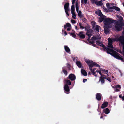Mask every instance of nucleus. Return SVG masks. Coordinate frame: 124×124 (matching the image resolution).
Returning <instances> with one entry per match:
<instances>
[{
	"label": "nucleus",
	"mask_w": 124,
	"mask_h": 124,
	"mask_svg": "<svg viewBox=\"0 0 124 124\" xmlns=\"http://www.w3.org/2000/svg\"><path fill=\"white\" fill-rule=\"evenodd\" d=\"M108 53L110 54L111 55L116 58L119 59L120 56V54L113 49L109 48L107 51Z\"/></svg>",
	"instance_id": "obj_1"
},
{
	"label": "nucleus",
	"mask_w": 124,
	"mask_h": 124,
	"mask_svg": "<svg viewBox=\"0 0 124 124\" xmlns=\"http://www.w3.org/2000/svg\"><path fill=\"white\" fill-rule=\"evenodd\" d=\"M115 20H113L110 18H106L104 21L105 26H111L110 24L114 22Z\"/></svg>",
	"instance_id": "obj_2"
},
{
	"label": "nucleus",
	"mask_w": 124,
	"mask_h": 124,
	"mask_svg": "<svg viewBox=\"0 0 124 124\" xmlns=\"http://www.w3.org/2000/svg\"><path fill=\"white\" fill-rule=\"evenodd\" d=\"M123 24H121L118 21H116V22L115 25V28L117 31H120L121 30Z\"/></svg>",
	"instance_id": "obj_3"
},
{
	"label": "nucleus",
	"mask_w": 124,
	"mask_h": 124,
	"mask_svg": "<svg viewBox=\"0 0 124 124\" xmlns=\"http://www.w3.org/2000/svg\"><path fill=\"white\" fill-rule=\"evenodd\" d=\"M114 41H118L121 44H124V35L120 36L118 38H116L114 39Z\"/></svg>",
	"instance_id": "obj_4"
},
{
	"label": "nucleus",
	"mask_w": 124,
	"mask_h": 124,
	"mask_svg": "<svg viewBox=\"0 0 124 124\" xmlns=\"http://www.w3.org/2000/svg\"><path fill=\"white\" fill-rule=\"evenodd\" d=\"M96 42L97 44H98L100 46H101L103 48L104 50H105L107 52L109 49V48L105 47V46L102 44V43L101 42L97 40L96 41Z\"/></svg>",
	"instance_id": "obj_5"
},
{
	"label": "nucleus",
	"mask_w": 124,
	"mask_h": 124,
	"mask_svg": "<svg viewBox=\"0 0 124 124\" xmlns=\"http://www.w3.org/2000/svg\"><path fill=\"white\" fill-rule=\"evenodd\" d=\"M64 89L65 93L67 94H69L70 89L67 84H65L64 86Z\"/></svg>",
	"instance_id": "obj_6"
},
{
	"label": "nucleus",
	"mask_w": 124,
	"mask_h": 124,
	"mask_svg": "<svg viewBox=\"0 0 124 124\" xmlns=\"http://www.w3.org/2000/svg\"><path fill=\"white\" fill-rule=\"evenodd\" d=\"M111 26H105L104 29V33L106 34H108L109 32V28H111Z\"/></svg>",
	"instance_id": "obj_7"
},
{
	"label": "nucleus",
	"mask_w": 124,
	"mask_h": 124,
	"mask_svg": "<svg viewBox=\"0 0 124 124\" xmlns=\"http://www.w3.org/2000/svg\"><path fill=\"white\" fill-rule=\"evenodd\" d=\"M85 60L88 62L89 61L90 62H89L90 63V64L93 66H96V67H99L100 68V66L99 64H97L96 63L93 62V61L88 59L87 60Z\"/></svg>",
	"instance_id": "obj_8"
},
{
	"label": "nucleus",
	"mask_w": 124,
	"mask_h": 124,
	"mask_svg": "<svg viewBox=\"0 0 124 124\" xmlns=\"http://www.w3.org/2000/svg\"><path fill=\"white\" fill-rule=\"evenodd\" d=\"M68 79L71 81H74L76 79V77L75 75L73 74H70L68 76Z\"/></svg>",
	"instance_id": "obj_9"
},
{
	"label": "nucleus",
	"mask_w": 124,
	"mask_h": 124,
	"mask_svg": "<svg viewBox=\"0 0 124 124\" xmlns=\"http://www.w3.org/2000/svg\"><path fill=\"white\" fill-rule=\"evenodd\" d=\"M85 62L87 64V65L89 66L90 70V71H91V72H95L94 70L93 69V70H92V68L93 66L90 64V63L89 62H90L89 61L88 62L86 61L85 60Z\"/></svg>",
	"instance_id": "obj_10"
},
{
	"label": "nucleus",
	"mask_w": 124,
	"mask_h": 124,
	"mask_svg": "<svg viewBox=\"0 0 124 124\" xmlns=\"http://www.w3.org/2000/svg\"><path fill=\"white\" fill-rule=\"evenodd\" d=\"M83 31H80L79 32V34H78V35L79 36L80 38L83 39L85 37V35L83 34Z\"/></svg>",
	"instance_id": "obj_11"
},
{
	"label": "nucleus",
	"mask_w": 124,
	"mask_h": 124,
	"mask_svg": "<svg viewBox=\"0 0 124 124\" xmlns=\"http://www.w3.org/2000/svg\"><path fill=\"white\" fill-rule=\"evenodd\" d=\"M106 16L104 15H102V16H100L99 18V20L100 22H102L103 21H104L106 18Z\"/></svg>",
	"instance_id": "obj_12"
},
{
	"label": "nucleus",
	"mask_w": 124,
	"mask_h": 124,
	"mask_svg": "<svg viewBox=\"0 0 124 124\" xmlns=\"http://www.w3.org/2000/svg\"><path fill=\"white\" fill-rule=\"evenodd\" d=\"M109 9H115L116 10L118 11H120V8L116 6L111 7L109 8Z\"/></svg>",
	"instance_id": "obj_13"
},
{
	"label": "nucleus",
	"mask_w": 124,
	"mask_h": 124,
	"mask_svg": "<svg viewBox=\"0 0 124 124\" xmlns=\"http://www.w3.org/2000/svg\"><path fill=\"white\" fill-rule=\"evenodd\" d=\"M76 63L79 68H83V67L82 66V64L80 61L77 60L76 62Z\"/></svg>",
	"instance_id": "obj_14"
},
{
	"label": "nucleus",
	"mask_w": 124,
	"mask_h": 124,
	"mask_svg": "<svg viewBox=\"0 0 124 124\" xmlns=\"http://www.w3.org/2000/svg\"><path fill=\"white\" fill-rule=\"evenodd\" d=\"M101 94L99 93H97L96 94V98L98 101H99L101 100Z\"/></svg>",
	"instance_id": "obj_15"
},
{
	"label": "nucleus",
	"mask_w": 124,
	"mask_h": 124,
	"mask_svg": "<svg viewBox=\"0 0 124 124\" xmlns=\"http://www.w3.org/2000/svg\"><path fill=\"white\" fill-rule=\"evenodd\" d=\"M69 3H66L64 5V8L65 10H69Z\"/></svg>",
	"instance_id": "obj_16"
},
{
	"label": "nucleus",
	"mask_w": 124,
	"mask_h": 124,
	"mask_svg": "<svg viewBox=\"0 0 124 124\" xmlns=\"http://www.w3.org/2000/svg\"><path fill=\"white\" fill-rule=\"evenodd\" d=\"M118 18L119 19L120 22L119 23L121 24H123V25H124V23H123V17L120 16H118Z\"/></svg>",
	"instance_id": "obj_17"
},
{
	"label": "nucleus",
	"mask_w": 124,
	"mask_h": 124,
	"mask_svg": "<svg viewBox=\"0 0 124 124\" xmlns=\"http://www.w3.org/2000/svg\"><path fill=\"white\" fill-rule=\"evenodd\" d=\"M108 103L107 102H104L102 105L101 108H104L106 107L107 106Z\"/></svg>",
	"instance_id": "obj_18"
},
{
	"label": "nucleus",
	"mask_w": 124,
	"mask_h": 124,
	"mask_svg": "<svg viewBox=\"0 0 124 124\" xmlns=\"http://www.w3.org/2000/svg\"><path fill=\"white\" fill-rule=\"evenodd\" d=\"M81 72L82 74L85 76L87 75V73L86 72L84 69H82L81 70Z\"/></svg>",
	"instance_id": "obj_19"
},
{
	"label": "nucleus",
	"mask_w": 124,
	"mask_h": 124,
	"mask_svg": "<svg viewBox=\"0 0 124 124\" xmlns=\"http://www.w3.org/2000/svg\"><path fill=\"white\" fill-rule=\"evenodd\" d=\"M105 114H108L110 112V110L108 108H106L105 109H104L103 110Z\"/></svg>",
	"instance_id": "obj_20"
},
{
	"label": "nucleus",
	"mask_w": 124,
	"mask_h": 124,
	"mask_svg": "<svg viewBox=\"0 0 124 124\" xmlns=\"http://www.w3.org/2000/svg\"><path fill=\"white\" fill-rule=\"evenodd\" d=\"M78 0H77V1L76 3L75 6L76 8V11L77 13H78L79 10V6L78 4Z\"/></svg>",
	"instance_id": "obj_21"
},
{
	"label": "nucleus",
	"mask_w": 124,
	"mask_h": 124,
	"mask_svg": "<svg viewBox=\"0 0 124 124\" xmlns=\"http://www.w3.org/2000/svg\"><path fill=\"white\" fill-rule=\"evenodd\" d=\"M71 13L72 14H74L75 13V5H72L71 7Z\"/></svg>",
	"instance_id": "obj_22"
},
{
	"label": "nucleus",
	"mask_w": 124,
	"mask_h": 124,
	"mask_svg": "<svg viewBox=\"0 0 124 124\" xmlns=\"http://www.w3.org/2000/svg\"><path fill=\"white\" fill-rule=\"evenodd\" d=\"M85 30L87 31L86 34H87V33H92L93 31L90 28L88 30L86 28H85Z\"/></svg>",
	"instance_id": "obj_23"
},
{
	"label": "nucleus",
	"mask_w": 124,
	"mask_h": 124,
	"mask_svg": "<svg viewBox=\"0 0 124 124\" xmlns=\"http://www.w3.org/2000/svg\"><path fill=\"white\" fill-rule=\"evenodd\" d=\"M64 49L65 51L67 53H69L70 51L69 47L67 46H64Z\"/></svg>",
	"instance_id": "obj_24"
},
{
	"label": "nucleus",
	"mask_w": 124,
	"mask_h": 124,
	"mask_svg": "<svg viewBox=\"0 0 124 124\" xmlns=\"http://www.w3.org/2000/svg\"><path fill=\"white\" fill-rule=\"evenodd\" d=\"M99 81H101L102 84H103L105 82V80L103 78L100 77L99 78Z\"/></svg>",
	"instance_id": "obj_25"
},
{
	"label": "nucleus",
	"mask_w": 124,
	"mask_h": 124,
	"mask_svg": "<svg viewBox=\"0 0 124 124\" xmlns=\"http://www.w3.org/2000/svg\"><path fill=\"white\" fill-rule=\"evenodd\" d=\"M101 39V38L100 37L98 38L97 37H96L93 36V37H92L91 39L95 41L97 39L98 40L100 39Z\"/></svg>",
	"instance_id": "obj_26"
},
{
	"label": "nucleus",
	"mask_w": 124,
	"mask_h": 124,
	"mask_svg": "<svg viewBox=\"0 0 124 124\" xmlns=\"http://www.w3.org/2000/svg\"><path fill=\"white\" fill-rule=\"evenodd\" d=\"M78 15L80 18H83L84 17V16L82 14V12L80 10L78 11Z\"/></svg>",
	"instance_id": "obj_27"
},
{
	"label": "nucleus",
	"mask_w": 124,
	"mask_h": 124,
	"mask_svg": "<svg viewBox=\"0 0 124 124\" xmlns=\"http://www.w3.org/2000/svg\"><path fill=\"white\" fill-rule=\"evenodd\" d=\"M65 67H63L62 68V72L66 76L68 74L67 71L65 69Z\"/></svg>",
	"instance_id": "obj_28"
},
{
	"label": "nucleus",
	"mask_w": 124,
	"mask_h": 124,
	"mask_svg": "<svg viewBox=\"0 0 124 124\" xmlns=\"http://www.w3.org/2000/svg\"><path fill=\"white\" fill-rule=\"evenodd\" d=\"M92 25V27L93 28L95 27V26L96 23L95 22L93 21H92L91 22Z\"/></svg>",
	"instance_id": "obj_29"
},
{
	"label": "nucleus",
	"mask_w": 124,
	"mask_h": 124,
	"mask_svg": "<svg viewBox=\"0 0 124 124\" xmlns=\"http://www.w3.org/2000/svg\"><path fill=\"white\" fill-rule=\"evenodd\" d=\"M103 3L101 1H99L97 2V1L96 4L97 6H102L103 5Z\"/></svg>",
	"instance_id": "obj_30"
},
{
	"label": "nucleus",
	"mask_w": 124,
	"mask_h": 124,
	"mask_svg": "<svg viewBox=\"0 0 124 124\" xmlns=\"http://www.w3.org/2000/svg\"><path fill=\"white\" fill-rule=\"evenodd\" d=\"M64 26L65 29H66L67 27H71V25L70 23H66V25H65Z\"/></svg>",
	"instance_id": "obj_31"
},
{
	"label": "nucleus",
	"mask_w": 124,
	"mask_h": 124,
	"mask_svg": "<svg viewBox=\"0 0 124 124\" xmlns=\"http://www.w3.org/2000/svg\"><path fill=\"white\" fill-rule=\"evenodd\" d=\"M66 83V84H67L68 85H70L71 84V82L69 80H67L65 81Z\"/></svg>",
	"instance_id": "obj_32"
},
{
	"label": "nucleus",
	"mask_w": 124,
	"mask_h": 124,
	"mask_svg": "<svg viewBox=\"0 0 124 124\" xmlns=\"http://www.w3.org/2000/svg\"><path fill=\"white\" fill-rule=\"evenodd\" d=\"M112 43H108V47L110 48H113V47L112 45Z\"/></svg>",
	"instance_id": "obj_33"
},
{
	"label": "nucleus",
	"mask_w": 124,
	"mask_h": 124,
	"mask_svg": "<svg viewBox=\"0 0 124 124\" xmlns=\"http://www.w3.org/2000/svg\"><path fill=\"white\" fill-rule=\"evenodd\" d=\"M100 69L101 70V71L103 72H106L107 73H108V70H107L103 69L102 68H100Z\"/></svg>",
	"instance_id": "obj_34"
},
{
	"label": "nucleus",
	"mask_w": 124,
	"mask_h": 124,
	"mask_svg": "<svg viewBox=\"0 0 124 124\" xmlns=\"http://www.w3.org/2000/svg\"><path fill=\"white\" fill-rule=\"evenodd\" d=\"M100 26L98 25H96L95 27V30L98 32L99 31Z\"/></svg>",
	"instance_id": "obj_35"
},
{
	"label": "nucleus",
	"mask_w": 124,
	"mask_h": 124,
	"mask_svg": "<svg viewBox=\"0 0 124 124\" xmlns=\"http://www.w3.org/2000/svg\"><path fill=\"white\" fill-rule=\"evenodd\" d=\"M108 43H112L113 40L109 38L108 39Z\"/></svg>",
	"instance_id": "obj_36"
},
{
	"label": "nucleus",
	"mask_w": 124,
	"mask_h": 124,
	"mask_svg": "<svg viewBox=\"0 0 124 124\" xmlns=\"http://www.w3.org/2000/svg\"><path fill=\"white\" fill-rule=\"evenodd\" d=\"M98 15L101 16H102V15H104L101 12V11L100 10H99L98 12Z\"/></svg>",
	"instance_id": "obj_37"
},
{
	"label": "nucleus",
	"mask_w": 124,
	"mask_h": 124,
	"mask_svg": "<svg viewBox=\"0 0 124 124\" xmlns=\"http://www.w3.org/2000/svg\"><path fill=\"white\" fill-rule=\"evenodd\" d=\"M70 34L71 36H72L74 38H75V37L76 36L75 34L73 33H71Z\"/></svg>",
	"instance_id": "obj_38"
},
{
	"label": "nucleus",
	"mask_w": 124,
	"mask_h": 124,
	"mask_svg": "<svg viewBox=\"0 0 124 124\" xmlns=\"http://www.w3.org/2000/svg\"><path fill=\"white\" fill-rule=\"evenodd\" d=\"M105 79L107 80H108L110 82H111V80L110 79V78L109 77H108V76L106 77V78H105Z\"/></svg>",
	"instance_id": "obj_39"
},
{
	"label": "nucleus",
	"mask_w": 124,
	"mask_h": 124,
	"mask_svg": "<svg viewBox=\"0 0 124 124\" xmlns=\"http://www.w3.org/2000/svg\"><path fill=\"white\" fill-rule=\"evenodd\" d=\"M98 0H91L92 3H94L95 4Z\"/></svg>",
	"instance_id": "obj_40"
},
{
	"label": "nucleus",
	"mask_w": 124,
	"mask_h": 124,
	"mask_svg": "<svg viewBox=\"0 0 124 124\" xmlns=\"http://www.w3.org/2000/svg\"><path fill=\"white\" fill-rule=\"evenodd\" d=\"M73 15L72 16V17L74 19H75L76 18L75 17L76 16V14H75V13H74V14H72Z\"/></svg>",
	"instance_id": "obj_41"
},
{
	"label": "nucleus",
	"mask_w": 124,
	"mask_h": 124,
	"mask_svg": "<svg viewBox=\"0 0 124 124\" xmlns=\"http://www.w3.org/2000/svg\"><path fill=\"white\" fill-rule=\"evenodd\" d=\"M71 22L73 24H75L76 23V21L73 20L71 19Z\"/></svg>",
	"instance_id": "obj_42"
},
{
	"label": "nucleus",
	"mask_w": 124,
	"mask_h": 124,
	"mask_svg": "<svg viewBox=\"0 0 124 124\" xmlns=\"http://www.w3.org/2000/svg\"><path fill=\"white\" fill-rule=\"evenodd\" d=\"M79 24L80 27V28H81V29H84V27H83V26L81 25V23H79Z\"/></svg>",
	"instance_id": "obj_43"
},
{
	"label": "nucleus",
	"mask_w": 124,
	"mask_h": 124,
	"mask_svg": "<svg viewBox=\"0 0 124 124\" xmlns=\"http://www.w3.org/2000/svg\"><path fill=\"white\" fill-rule=\"evenodd\" d=\"M86 34L88 36L89 38H90L91 37L92 35L91 33H87V34Z\"/></svg>",
	"instance_id": "obj_44"
},
{
	"label": "nucleus",
	"mask_w": 124,
	"mask_h": 124,
	"mask_svg": "<svg viewBox=\"0 0 124 124\" xmlns=\"http://www.w3.org/2000/svg\"><path fill=\"white\" fill-rule=\"evenodd\" d=\"M82 21L84 22H86V21H87L86 19L84 18L82 19Z\"/></svg>",
	"instance_id": "obj_45"
},
{
	"label": "nucleus",
	"mask_w": 124,
	"mask_h": 124,
	"mask_svg": "<svg viewBox=\"0 0 124 124\" xmlns=\"http://www.w3.org/2000/svg\"><path fill=\"white\" fill-rule=\"evenodd\" d=\"M69 10H65V12L66 13V14L68 16H69V14L68 13V11H69Z\"/></svg>",
	"instance_id": "obj_46"
},
{
	"label": "nucleus",
	"mask_w": 124,
	"mask_h": 124,
	"mask_svg": "<svg viewBox=\"0 0 124 124\" xmlns=\"http://www.w3.org/2000/svg\"><path fill=\"white\" fill-rule=\"evenodd\" d=\"M90 26L89 25H87L85 28H86L88 30L90 28Z\"/></svg>",
	"instance_id": "obj_47"
},
{
	"label": "nucleus",
	"mask_w": 124,
	"mask_h": 124,
	"mask_svg": "<svg viewBox=\"0 0 124 124\" xmlns=\"http://www.w3.org/2000/svg\"><path fill=\"white\" fill-rule=\"evenodd\" d=\"M101 76V77H102V78H103V79H105V78H106V77L107 76H106L105 75L102 74V76Z\"/></svg>",
	"instance_id": "obj_48"
},
{
	"label": "nucleus",
	"mask_w": 124,
	"mask_h": 124,
	"mask_svg": "<svg viewBox=\"0 0 124 124\" xmlns=\"http://www.w3.org/2000/svg\"><path fill=\"white\" fill-rule=\"evenodd\" d=\"M121 86L120 85H117L116 86V88H121Z\"/></svg>",
	"instance_id": "obj_49"
},
{
	"label": "nucleus",
	"mask_w": 124,
	"mask_h": 124,
	"mask_svg": "<svg viewBox=\"0 0 124 124\" xmlns=\"http://www.w3.org/2000/svg\"><path fill=\"white\" fill-rule=\"evenodd\" d=\"M92 72V73L93 75L96 77H97V75H96V73L95 72Z\"/></svg>",
	"instance_id": "obj_50"
},
{
	"label": "nucleus",
	"mask_w": 124,
	"mask_h": 124,
	"mask_svg": "<svg viewBox=\"0 0 124 124\" xmlns=\"http://www.w3.org/2000/svg\"><path fill=\"white\" fill-rule=\"evenodd\" d=\"M62 31L63 32L64 31V33L65 34V36H66L67 34V33L65 31H64V30H62Z\"/></svg>",
	"instance_id": "obj_51"
},
{
	"label": "nucleus",
	"mask_w": 124,
	"mask_h": 124,
	"mask_svg": "<svg viewBox=\"0 0 124 124\" xmlns=\"http://www.w3.org/2000/svg\"><path fill=\"white\" fill-rule=\"evenodd\" d=\"M124 97V96H122L121 95H119V97L120 98H121L123 101V98Z\"/></svg>",
	"instance_id": "obj_52"
},
{
	"label": "nucleus",
	"mask_w": 124,
	"mask_h": 124,
	"mask_svg": "<svg viewBox=\"0 0 124 124\" xmlns=\"http://www.w3.org/2000/svg\"><path fill=\"white\" fill-rule=\"evenodd\" d=\"M123 45V53L124 52V44H121Z\"/></svg>",
	"instance_id": "obj_53"
},
{
	"label": "nucleus",
	"mask_w": 124,
	"mask_h": 124,
	"mask_svg": "<svg viewBox=\"0 0 124 124\" xmlns=\"http://www.w3.org/2000/svg\"><path fill=\"white\" fill-rule=\"evenodd\" d=\"M106 6L107 7H109L110 6L109 3H107L106 4Z\"/></svg>",
	"instance_id": "obj_54"
},
{
	"label": "nucleus",
	"mask_w": 124,
	"mask_h": 124,
	"mask_svg": "<svg viewBox=\"0 0 124 124\" xmlns=\"http://www.w3.org/2000/svg\"><path fill=\"white\" fill-rule=\"evenodd\" d=\"M67 66H68V68L70 67V64L69 63H67Z\"/></svg>",
	"instance_id": "obj_55"
},
{
	"label": "nucleus",
	"mask_w": 124,
	"mask_h": 124,
	"mask_svg": "<svg viewBox=\"0 0 124 124\" xmlns=\"http://www.w3.org/2000/svg\"><path fill=\"white\" fill-rule=\"evenodd\" d=\"M87 81V79H83V83H85V82H86Z\"/></svg>",
	"instance_id": "obj_56"
},
{
	"label": "nucleus",
	"mask_w": 124,
	"mask_h": 124,
	"mask_svg": "<svg viewBox=\"0 0 124 124\" xmlns=\"http://www.w3.org/2000/svg\"><path fill=\"white\" fill-rule=\"evenodd\" d=\"M88 0H84V3L85 4H86L87 3Z\"/></svg>",
	"instance_id": "obj_57"
},
{
	"label": "nucleus",
	"mask_w": 124,
	"mask_h": 124,
	"mask_svg": "<svg viewBox=\"0 0 124 124\" xmlns=\"http://www.w3.org/2000/svg\"><path fill=\"white\" fill-rule=\"evenodd\" d=\"M118 59L122 61H123V58L121 57L120 56V57Z\"/></svg>",
	"instance_id": "obj_58"
},
{
	"label": "nucleus",
	"mask_w": 124,
	"mask_h": 124,
	"mask_svg": "<svg viewBox=\"0 0 124 124\" xmlns=\"http://www.w3.org/2000/svg\"><path fill=\"white\" fill-rule=\"evenodd\" d=\"M89 43H90L92 45L93 44V43H94V42L93 41H89Z\"/></svg>",
	"instance_id": "obj_59"
},
{
	"label": "nucleus",
	"mask_w": 124,
	"mask_h": 124,
	"mask_svg": "<svg viewBox=\"0 0 124 124\" xmlns=\"http://www.w3.org/2000/svg\"><path fill=\"white\" fill-rule=\"evenodd\" d=\"M101 70H100V71L98 72V73H99V74H100L101 76H102V74L101 73Z\"/></svg>",
	"instance_id": "obj_60"
},
{
	"label": "nucleus",
	"mask_w": 124,
	"mask_h": 124,
	"mask_svg": "<svg viewBox=\"0 0 124 124\" xmlns=\"http://www.w3.org/2000/svg\"><path fill=\"white\" fill-rule=\"evenodd\" d=\"M103 117V115L102 114H101V117H100V118L101 119Z\"/></svg>",
	"instance_id": "obj_61"
},
{
	"label": "nucleus",
	"mask_w": 124,
	"mask_h": 124,
	"mask_svg": "<svg viewBox=\"0 0 124 124\" xmlns=\"http://www.w3.org/2000/svg\"><path fill=\"white\" fill-rule=\"evenodd\" d=\"M115 91L116 92H118L119 91V89H117V88H116V89L115 90Z\"/></svg>",
	"instance_id": "obj_62"
},
{
	"label": "nucleus",
	"mask_w": 124,
	"mask_h": 124,
	"mask_svg": "<svg viewBox=\"0 0 124 124\" xmlns=\"http://www.w3.org/2000/svg\"><path fill=\"white\" fill-rule=\"evenodd\" d=\"M92 45L95 47H97V46H96V45L94 43H93V44Z\"/></svg>",
	"instance_id": "obj_63"
},
{
	"label": "nucleus",
	"mask_w": 124,
	"mask_h": 124,
	"mask_svg": "<svg viewBox=\"0 0 124 124\" xmlns=\"http://www.w3.org/2000/svg\"><path fill=\"white\" fill-rule=\"evenodd\" d=\"M75 1L72 0V4L73 5H74V4L75 3Z\"/></svg>",
	"instance_id": "obj_64"
}]
</instances>
